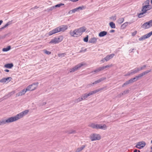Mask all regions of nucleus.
I'll list each match as a JSON object with an SVG mask.
<instances>
[{
	"instance_id": "obj_17",
	"label": "nucleus",
	"mask_w": 152,
	"mask_h": 152,
	"mask_svg": "<svg viewBox=\"0 0 152 152\" xmlns=\"http://www.w3.org/2000/svg\"><path fill=\"white\" fill-rule=\"evenodd\" d=\"M106 79V77H102L101 78L99 79L96 81L94 82L92 84H91V85H93L94 84H96L97 83H99L100 82L102 81H103L104 80H105Z\"/></svg>"
},
{
	"instance_id": "obj_53",
	"label": "nucleus",
	"mask_w": 152,
	"mask_h": 152,
	"mask_svg": "<svg viewBox=\"0 0 152 152\" xmlns=\"http://www.w3.org/2000/svg\"><path fill=\"white\" fill-rule=\"evenodd\" d=\"M38 8H39V7H37V6H35L34 7L32 8H31V9H37Z\"/></svg>"
},
{
	"instance_id": "obj_25",
	"label": "nucleus",
	"mask_w": 152,
	"mask_h": 152,
	"mask_svg": "<svg viewBox=\"0 0 152 152\" xmlns=\"http://www.w3.org/2000/svg\"><path fill=\"white\" fill-rule=\"evenodd\" d=\"M85 147V145H83L81 147L78 148L76 151H75V152H80Z\"/></svg>"
},
{
	"instance_id": "obj_40",
	"label": "nucleus",
	"mask_w": 152,
	"mask_h": 152,
	"mask_svg": "<svg viewBox=\"0 0 152 152\" xmlns=\"http://www.w3.org/2000/svg\"><path fill=\"white\" fill-rule=\"evenodd\" d=\"M66 54L65 53H62L61 54H58V56L59 57L62 58L63 57H64Z\"/></svg>"
},
{
	"instance_id": "obj_43",
	"label": "nucleus",
	"mask_w": 152,
	"mask_h": 152,
	"mask_svg": "<svg viewBox=\"0 0 152 152\" xmlns=\"http://www.w3.org/2000/svg\"><path fill=\"white\" fill-rule=\"evenodd\" d=\"M146 65H144L140 68H138L139 71H140L144 69L146 67Z\"/></svg>"
},
{
	"instance_id": "obj_23",
	"label": "nucleus",
	"mask_w": 152,
	"mask_h": 152,
	"mask_svg": "<svg viewBox=\"0 0 152 152\" xmlns=\"http://www.w3.org/2000/svg\"><path fill=\"white\" fill-rule=\"evenodd\" d=\"M13 66V64L12 63L7 64H5L4 67L9 69L11 68Z\"/></svg>"
},
{
	"instance_id": "obj_32",
	"label": "nucleus",
	"mask_w": 152,
	"mask_h": 152,
	"mask_svg": "<svg viewBox=\"0 0 152 152\" xmlns=\"http://www.w3.org/2000/svg\"><path fill=\"white\" fill-rule=\"evenodd\" d=\"M141 27L142 28H144V29H146L149 28L146 22L142 25L141 26Z\"/></svg>"
},
{
	"instance_id": "obj_38",
	"label": "nucleus",
	"mask_w": 152,
	"mask_h": 152,
	"mask_svg": "<svg viewBox=\"0 0 152 152\" xmlns=\"http://www.w3.org/2000/svg\"><path fill=\"white\" fill-rule=\"evenodd\" d=\"M77 10H77V8H75V9H72V10L70 11L69 12V13H70L71 12V13H75L77 11Z\"/></svg>"
},
{
	"instance_id": "obj_20",
	"label": "nucleus",
	"mask_w": 152,
	"mask_h": 152,
	"mask_svg": "<svg viewBox=\"0 0 152 152\" xmlns=\"http://www.w3.org/2000/svg\"><path fill=\"white\" fill-rule=\"evenodd\" d=\"M82 35V33L84 32L86 30V28L85 26H83L77 29Z\"/></svg>"
},
{
	"instance_id": "obj_26",
	"label": "nucleus",
	"mask_w": 152,
	"mask_h": 152,
	"mask_svg": "<svg viewBox=\"0 0 152 152\" xmlns=\"http://www.w3.org/2000/svg\"><path fill=\"white\" fill-rule=\"evenodd\" d=\"M83 100L82 96L79 97L77 99H75L74 102L75 103H77L82 100Z\"/></svg>"
},
{
	"instance_id": "obj_50",
	"label": "nucleus",
	"mask_w": 152,
	"mask_h": 152,
	"mask_svg": "<svg viewBox=\"0 0 152 152\" xmlns=\"http://www.w3.org/2000/svg\"><path fill=\"white\" fill-rule=\"evenodd\" d=\"M83 8H84V7L83 6V7H77V10H83Z\"/></svg>"
},
{
	"instance_id": "obj_18",
	"label": "nucleus",
	"mask_w": 152,
	"mask_h": 152,
	"mask_svg": "<svg viewBox=\"0 0 152 152\" xmlns=\"http://www.w3.org/2000/svg\"><path fill=\"white\" fill-rule=\"evenodd\" d=\"M114 56L115 54L113 53L108 55L105 57L104 58L105 60L106 61H107L110 59L112 58Z\"/></svg>"
},
{
	"instance_id": "obj_27",
	"label": "nucleus",
	"mask_w": 152,
	"mask_h": 152,
	"mask_svg": "<svg viewBox=\"0 0 152 152\" xmlns=\"http://www.w3.org/2000/svg\"><path fill=\"white\" fill-rule=\"evenodd\" d=\"M107 129V126L106 125L104 124L103 125H102L101 124H99V129L105 130Z\"/></svg>"
},
{
	"instance_id": "obj_2",
	"label": "nucleus",
	"mask_w": 152,
	"mask_h": 152,
	"mask_svg": "<svg viewBox=\"0 0 152 152\" xmlns=\"http://www.w3.org/2000/svg\"><path fill=\"white\" fill-rule=\"evenodd\" d=\"M68 28V26L66 25H63L57 27L48 33L49 36H51L54 34L60 31L64 32Z\"/></svg>"
},
{
	"instance_id": "obj_24",
	"label": "nucleus",
	"mask_w": 152,
	"mask_h": 152,
	"mask_svg": "<svg viewBox=\"0 0 152 152\" xmlns=\"http://www.w3.org/2000/svg\"><path fill=\"white\" fill-rule=\"evenodd\" d=\"M58 43V41H57V37H55L53 39L51 40L50 42V43H54L56 44Z\"/></svg>"
},
{
	"instance_id": "obj_7",
	"label": "nucleus",
	"mask_w": 152,
	"mask_h": 152,
	"mask_svg": "<svg viewBox=\"0 0 152 152\" xmlns=\"http://www.w3.org/2000/svg\"><path fill=\"white\" fill-rule=\"evenodd\" d=\"M140 77H135L133 78H132L130 80L127 81L125 83L123 84L122 86L124 87L125 86H127V85L135 81H136L139 79V78Z\"/></svg>"
},
{
	"instance_id": "obj_33",
	"label": "nucleus",
	"mask_w": 152,
	"mask_h": 152,
	"mask_svg": "<svg viewBox=\"0 0 152 152\" xmlns=\"http://www.w3.org/2000/svg\"><path fill=\"white\" fill-rule=\"evenodd\" d=\"M11 49V46H9L7 48H4L2 49V51L4 52H7L10 50Z\"/></svg>"
},
{
	"instance_id": "obj_49",
	"label": "nucleus",
	"mask_w": 152,
	"mask_h": 152,
	"mask_svg": "<svg viewBox=\"0 0 152 152\" xmlns=\"http://www.w3.org/2000/svg\"><path fill=\"white\" fill-rule=\"evenodd\" d=\"M53 10L52 7H50L47 9V10L48 11H52Z\"/></svg>"
},
{
	"instance_id": "obj_45",
	"label": "nucleus",
	"mask_w": 152,
	"mask_h": 152,
	"mask_svg": "<svg viewBox=\"0 0 152 152\" xmlns=\"http://www.w3.org/2000/svg\"><path fill=\"white\" fill-rule=\"evenodd\" d=\"M64 5V4L61 3V4H57L55 5V7H60L62 5Z\"/></svg>"
},
{
	"instance_id": "obj_22",
	"label": "nucleus",
	"mask_w": 152,
	"mask_h": 152,
	"mask_svg": "<svg viewBox=\"0 0 152 152\" xmlns=\"http://www.w3.org/2000/svg\"><path fill=\"white\" fill-rule=\"evenodd\" d=\"M12 24V21H9L7 22L6 24L4 26L2 27L1 28H0V31H1V30L4 29V28H6L9 25H10Z\"/></svg>"
},
{
	"instance_id": "obj_29",
	"label": "nucleus",
	"mask_w": 152,
	"mask_h": 152,
	"mask_svg": "<svg viewBox=\"0 0 152 152\" xmlns=\"http://www.w3.org/2000/svg\"><path fill=\"white\" fill-rule=\"evenodd\" d=\"M149 28L152 26V20L146 22Z\"/></svg>"
},
{
	"instance_id": "obj_5",
	"label": "nucleus",
	"mask_w": 152,
	"mask_h": 152,
	"mask_svg": "<svg viewBox=\"0 0 152 152\" xmlns=\"http://www.w3.org/2000/svg\"><path fill=\"white\" fill-rule=\"evenodd\" d=\"M38 84L39 83L38 82H36L29 85L27 88L28 91H32L35 90L37 88Z\"/></svg>"
},
{
	"instance_id": "obj_52",
	"label": "nucleus",
	"mask_w": 152,
	"mask_h": 152,
	"mask_svg": "<svg viewBox=\"0 0 152 152\" xmlns=\"http://www.w3.org/2000/svg\"><path fill=\"white\" fill-rule=\"evenodd\" d=\"M111 19H113V20H115L116 19V16H112L111 18Z\"/></svg>"
},
{
	"instance_id": "obj_21",
	"label": "nucleus",
	"mask_w": 152,
	"mask_h": 152,
	"mask_svg": "<svg viewBox=\"0 0 152 152\" xmlns=\"http://www.w3.org/2000/svg\"><path fill=\"white\" fill-rule=\"evenodd\" d=\"M107 34V32L105 31H103L99 33V36L100 37H103L106 35Z\"/></svg>"
},
{
	"instance_id": "obj_42",
	"label": "nucleus",
	"mask_w": 152,
	"mask_h": 152,
	"mask_svg": "<svg viewBox=\"0 0 152 152\" xmlns=\"http://www.w3.org/2000/svg\"><path fill=\"white\" fill-rule=\"evenodd\" d=\"M44 52L47 55H50L51 54V52L49 51H48L46 50H43Z\"/></svg>"
},
{
	"instance_id": "obj_63",
	"label": "nucleus",
	"mask_w": 152,
	"mask_h": 152,
	"mask_svg": "<svg viewBox=\"0 0 152 152\" xmlns=\"http://www.w3.org/2000/svg\"><path fill=\"white\" fill-rule=\"evenodd\" d=\"M137 151H138L137 149H135L134 151V152H137Z\"/></svg>"
},
{
	"instance_id": "obj_59",
	"label": "nucleus",
	"mask_w": 152,
	"mask_h": 152,
	"mask_svg": "<svg viewBox=\"0 0 152 152\" xmlns=\"http://www.w3.org/2000/svg\"><path fill=\"white\" fill-rule=\"evenodd\" d=\"M3 22V21L2 20H0V25H1V24Z\"/></svg>"
},
{
	"instance_id": "obj_16",
	"label": "nucleus",
	"mask_w": 152,
	"mask_h": 152,
	"mask_svg": "<svg viewBox=\"0 0 152 152\" xmlns=\"http://www.w3.org/2000/svg\"><path fill=\"white\" fill-rule=\"evenodd\" d=\"M151 36L149 33H148L142 36L139 39V41H142L145 39H146L148 38L149 37Z\"/></svg>"
},
{
	"instance_id": "obj_13",
	"label": "nucleus",
	"mask_w": 152,
	"mask_h": 152,
	"mask_svg": "<svg viewBox=\"0 0 152 152\" xmlns=\"http://www.w3.org/2000/svg\"><path fill=\"white\" fill-rule=\"evenodd\" d=\"M28 91L27 88L24 89L23 90L17 93L16 94V97L23 95L25 94L27 91Z\"/></svg>"
},
{
	"instance_id": "obj_8",
	"label": "nucleus",
	"mask_w": 152,
	"mask_h": 152,
	"mask_svg": "<svg viewBox=\"0 0 152 152\" xmlns=\"http://www.w3.org/2000/svg\"><path fill=\"white\" fill-rule=\"evenodd\" d=\"M91 141H93L96 140H99L101 139L100 136L96 134H91L90 137Z\"/></svg>"
},
{
	"instance_id": "obj_36",
	"label": "nucleus",
	"mask_w": 152,
	"mask_h": 152,
	"mask_svg": "<svg viewBox=\"0 0 152 152\" xmlns=\"http://www.w3.org/2000/svg\"><path fill=\"white\" fill-rule=\"evenodd\" d=\"M128 23L126 22L123 24L121 26V28L122 29L124 28L127 26H128Z\"/></svg>"
},
{
	"instance_id": "obj_60",
	"label": "nucleus",
	"mask_w": 152,
	"mask_h": 152,
	"mask_svg": "<svg viewBox=\"0 0 152 152\" xmlns=\"http://www.w3.org/2000/svg\"><path fill=\"white\" fill-rule=\"evenodd\" d=\"M104 60H105L104 58H103L102 59V60H101V61H102L103 62H104Z\"/></svg>"
},
{
	"instance_id": "obj_62",
	"label": "nucleus",
	"mask_w": 152,
	"mask_h": 152,
	"mask_svg": "<svg viewBox=\"0 0 152 152\" xmlns=\"http://www.w3.org/2000/svg\"><path fill=\"white\" fill-rule=\"evenodd\" d=\"M52 7L53 9V10L56 8V7H55V6H52Z\"/></svg>"
},
{
	"instance_id": "obj_4",
	"label": "nucleus",
	"mask_w": 152,
	"mask_h": 152,
	"mask_svg": "<svg viewBox=\"0 0 152 152\" xmlns=\"http://www.w3.org/2000/svg\"><path fill=\"white\" fill-rule=\"evenodd\" d=\"M112 66L111 65H107L105 66H102L99 67L98 68H97L94 70L92 72V73H97L99 72L100 71H102L105 69L106 68L110 67L111 66Z\"/></svg>"
},
{
	"instance_id": "obj_48",
	"label": "nucleus",
	"mask_w": 152,
	"mask_h": 152,
	"mask_svg": "<svg viewBox=\"0 0 152 152\" xmlns=\"http://www.w3.org/2000/svg\"><path fill=\"white\" fill-rule=\"evenodd\" d=\"M99 124H96L95 129H99Z\"/></svg>"
},
{
	"instance_id": "obj_34",
	"label": "nucleus",
	"mask_w": 152,
	"mask_h": 152,
	"mask_svg": "<svg viewBox=\"0 0 152 152\" xmlns=\"http://www.w3.org/2000/svg\"><path fill=\"white\" fill-rule=\"evenodd\" d=\"M82 98L83 100H85L89 96L88 94L86 93L82 95Z\"/></svg>"
},
{
	"instance_id": "obj_41",
	"label": "nucleus",
	"mask_w": 152,
	"mask_h": 152,
	"mask_svg": "<svg viewBox=\"0 0 152 152\" xmlns=\"http://www.w3.org/2000/svg\"><path fill=\"white\" fill-rule=\"evenodd\" d=\"M57 41H58V43L61 42L63 40V38L62 36H60L58 38H57Z\"/></svg>"
},
{
	"instance_id": "obj_47",
	"label": "nucleus",
	"mask_w": 152,
	"mask_h": 152,
	"mask_svg": "<svg viewBox=\"0 0 152 152\" xmlns=\"http://www.w3.org/2000/svg\"><path fill=\"white\" fill-rule=\"evenodd\" d=\"M75 132H76L75 131L73 130H72L71 131H69L68 132L69 134H72Z\"/></svg>"
},
{
	"instance_id": "obj_46",
	"label": "nucleus",
	"mask_w": 152,
	"mask_h": 152,
	"mask_svg": "<svg viewBox=\"0 0 152 152\" xmlns=\"http://www.w3.org/2000/svg\"><path fill=\"white\" fill-rule=\"evenodd\" d=\"M129 92V90H127L125 91H124L122 93H124V95L125 94H128Z\"/></svg>"
},
{
	"instance_id": "obj_6",
	"label": "nucleus",
	"mask_w": 152,
	"mask_h": 152,
	"mask_svg": "<svg viewBox=\"0 0 152 152\" xmlns=\"http://www.w3.org/2000/svg\"><path fill=\"white\" fill-rule=\"evenodd\" d=\"M70 34L71 36L74 37H77L81 35L77 29H75L73 31H70Z\"/></svg>"
},
{
	"instance_id": "obj_1",
	"label": "nucleus",
	"mask_w": 152,
	"mask_h": 152,
	"mask_svg": "<svg viewBox=\"0 0 152 152\" xmlns=\"http://www.w3.org/2000/svg\"><path fill=\"white\" fill-rule=\"evenodd\" d=\"M28 112V110H26L17 114L14 117H11L6 120H1L0 121V125L16 121L27 115Z\"/></svg>"
},
{
	"instance_id": "obj_56",
	"label": "nucleus",
	"mask_w": 152,
	"mask_h": 152,
	"mask_svg": "<svg viewBox=\"0 0 152 152\" xmlns=\"http://www.w3.org/2000/svg\"><path fill=\"white\" fill-rule=\"evenodd\" d=\"M69 0L72 1V2H76V1H78V0Z\"/></svg>"
},
{
	"instance_id": "obj_55",
	"label": "nucleus",
	"mask_w": 152,
	"mask_h": 152,
	"mask_svg": "<svg viewBox=\"0 0 152 152\" xmlns=\"http://www.w3.org/2000/svg\"><path fill=\"white\" fill-rule=\"evenodd\" d=\"M46 104V102H43L41 103V105L42 106L45 105Z\"/></svg>"
},
{
	"instance_id": "obj_11",
	"label": "nucleus",
	"mask_w": 152,
	"mask_h": 152,
	"mask_svg": "<svg viewBox=\"0 0 152 152\" xmlns=\"http://www.w3.org/2000/svg\"><path fill=\"white\" fill-rule=\"evenodd\" d=\"M15 93V91H12L10 92H9L7 94L5 95L4 97H3L1 99H0V101H3L4 99H7L9 97H10L11 96H12V95H13V94H14Z\"/></svg>"
},
{
	"instance_id": "obj_37",
	"label": "nucleus",
	"mask_w": 152,
	"mask_h": 152,
	"mask_svg": "<svg viewBox=\"0 0 152 152\" xmlns=\"http://www.w3.org/2000/svg\"><path fill=\"white\" fill-rule=\"evenodd\" d=\"M145 12H141L138 15V17L139 18H141L142 17L144 16L143 15L145 13Z\"/></svg>"
},
{
	"instance_id": "obj_44",
	"label": "nucleus",
	"mask_w": 152,
	"mask_h": 152,
	"mask_svg": "<svg viewBox=\"0 0 152 152\" xmlns=\"http://www.w3.org/2000/svg\"><path fill=\"white\" fill-rule=\"evenodd\" d=\"M83 40L85 42H87L88 41V36L87 35V36L84 38L83 39Z\"/></svg>"
},
{
	"instance_id": "obj_64",
	"label": "nucleus",
	"mask_w": 152,
	"mask_h": 152,
	"mask_svg": "<svg viewBox=\"0 0 152 152\" xmlns=\"http://www.w3.org/2000/svg\"><path fill=\"white\" fill-rule=\"evenodd\" d=\"M151 4H152V0H151Z\"/></svg>"
},
{
	"instance_id": "obj_28",
	"label": "nucleus",
	"mask_w": 152,
	"mask_h": 152,
	"mask_svg": "<svg viewBox=\"0 0 152 152\" xmlns=\"http://www.w3.org/2000/svg\"><path fill=\"white\" fill-rule=\"evenodd\" d=\"M151 71V70H147L140 74L138 76H143V75H146L147 73H148Z\"/></svg>"
},
{
	"instance_id": "obj_12",
	"label": "nucleus",
	"mask_w": 152,
	"mask_h": 152,
	"mask_svg": "<svg viewBox=\"0 0 152 152\" xmlns=\"http://www.w3.org/2000/svg\"><path fill=\"white\" fill-rule=\"evenodd\" d=\"M152 8V6H143L142 7V11L144 12H146L148 10H150Z\"/></svg>"
},
{
	"instance_id": "obj_61",
	"label": "nucleus",
	"mask_w": 152,
	"mask_h": 152,
	"mask_svg": "<svg viewBox=\"0 0 152 152\" xmlns=\"http://www.w3.org/2000/svg\"><path fill=\"white\" fill-rule=\"evenodd\" d=\"M148 33L150 34V36H151L152 35V31Z\"/></svg>"
},
{
	"instance_id": "obj_58",
	"label": "nucleus",
	"mask_w": 152,
	"mask_h": 152,
	"mask_svg": "<svg viewBox=\"0 0 152 152\" xmlns=\"http://www.w3.org/2000/svg\"><path fill=\"white\" fill-rule=\"evenodd\" d=\"M4 71L6 72H8L9 71V70L7 69H6L4 70Z\"/></svg>"
},
{
	"instance_id": "obj_35",
	"label": "nucleus",
	"mask_w": 152,
	"mask_h": 152,
	"mask_svg": "<svg viewBox=\"0 0 152 152\" xmlns=\"http://www.w3.org/2000/svg\"><path fill=\"white\" fill-rule=\"evenodd\" d=\"M109 25L110 27L112 28H115V24L113 22H110L109 23Z\"/></svg>"
},
{
	"instance_id": "obj_10",
	"label": "nucleus",
	"mask_w": 152,
	"mask_h": 152,
	"mask_svg": "<svg viewBox=\"0 0 152 152\" xmlns=\"http://www.w3.org/2000/svg\"><path fill=\"white\" fill-rule=\"evenodd\" d=\"M146 143L145 142H139L137 143L135 147L138 149H141L144 147Z\"/></svg>"
},
{
	"instance_id": "obj_54",
	"label": "nucleus",
	"mask_w": 152,
	"mask_h": 152,
	"mask_svg": "<svg viewBox=\"0 0 152 152\" xmlns=\"http://www.w3.org/2000/svg\"><path fill=\"white\" fill-rule=\"evenodd\" d=\"M136 34H137V31H135L132 33V36H134L135 35H136Z\"/></svg>"
},
{
	"instance_id": "obj_14",
	"label": "nucleus",
	"mask_w": 152,
	"mask_h": 152,
	"mask_svg": "<svg viewBox=\"0 0 152 152\" xmlns=\"http://www.w3.org/2000/svg\"><path fill=\"white\" fill-rule=\"evenodd\" d=\"M103 89V88H101L99 89H98L97 90L92 91L88 93V94L89 96L91 95H92L94 94H95L99 91L102 90Z\"/></svg>"
},
{
	"instance_id": "obj_9",
	"label": "nucleus",
	"mask_w": 152,
	"mask_h": 152,
	"mask_svg": "<svg viewBox=\"0 0 152 152\" xmlns=\"http://www.w3.org/2000/svg\"><path fill=\"white\" fill-rule=\"evenodd\" d=\"M139 71L138 68H136L128 72L125 75V76H129L131 75H133L134 74L137 73Z\"/></svg>"
},
{
	"instance_id": "obj_31",
	"label": "nucleus",
	"mask_w": 152,
	"mask_h": 152,
	"mask_svg": "<svg viewBox=\"0 0 152 152\" xmlns=\"http://www.w3.org/2000/svg\"><path fill=\"white\" fill-rule=\"evenodd\" d=\"M149 0H147L145 1V2L142 4V5L144 6H151L149 5Z\"/></svg>"
},
{
	"instance_id": "obj_57",
	"label": "nucleus",
	"mask_w": 152,
	"mask_h": 152,
	"mask_svg": "<svg viewBox=\"0 0 152 152\" xmlns=\"http://www.w3.org/2000/svg\"><path fill=\"white\" fill-rule=\"evenodd\" d=\"M115 31V30H111L110 31V33H113Z\"/></svg>"
},
{
	"instance_id": "obj_39",
	"label": "nucleus",
	"mask_w": 152,
	"mask_h": 152,
	"mask_svg": "<svg viewBox=\"0 0 152 152\" xmlns=\"http://www.w3.org/2000/svg\"><path fill=\"white\" fill-rule=\"evenodd\" d=\"M96 124L91 123L89 125V126L93 129H95Z\"/></svg>"
},
{
	"instance_id": "obj_51",
	"label": "nucleus",
	"mask_w": 152,
	"mask_h": 152,
	"mask_svg": "<svg viewBox=\"0 0 152 152\" xmlns=\"http://www.w3.org/2000/svg\"><path fill=\"white\" fill-rule=\"evenodd\" d=\"M123 95H124V93H122V92L121 93H120L118 95V97H120L121 96H123Z\"/></svg>"
},
{
	"instance_id": "obj_30",
	"label": "nucleus",
	"mask_w": 152,
	"mask_h": 152,
	"mask_svg": "<svg viewBox=\"0 0 152 152\" xmlns=\"http://www.w3.org/2000/svg\"><path fill=\"white\" fill-rule=\"evenodd\" d=\"M124 21V18H120L117 20L118 23L120 24L123 23Z\"/></svg>"
},
{
	"instance_id": "obj_19",
	"label": "nucleus",
	"mask_w": 152,
	"mask_h": 152,
	"mask_svg": "<svg viewBox=\"0 0 152 152\" xmlns=\"http://www.w3.org/2000/svg\"><path fill=\"white\" fill-rule=\"evenodd\" d=\"M98 38L95 37H93L90 39L88 41L89 43H95L96 42Z\"/></svg>"
},
{
	"instance_id": "obj_3",
	"label": "nucleus",
	"mask_w": 152,
	"mask_h": 152,
	"mask_svg": "<svg viewBox=\"0 0 152 152\" xmlns=\"http://www.w3.org/2000/svg\"><path fill=\"white\" fill-rule=\"evenodd\" d=\"M84 65V64L83 63H81L77 65L74 67L69 69V71L70 72L72 73L78 70L81 67Z\"/></svg>"
},
{
	"instance_id": "obj_15",
	"label": "nucleus",
	"mask_w": 152,
	"mask_h": 152,
	"mask_svg": "<svg viewBox=\"0 0 152 152\" xmlns=\"http://www.w3.org/2000/svg\"><path fill=\"white\" fill-rule=\"evenodd\" d=\"M12 79V78L10 77H8L7 78H4L0 80V82L2 83H8L10 82Z\"/></svg>"
}]
</instances>
